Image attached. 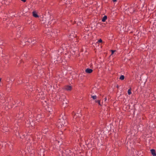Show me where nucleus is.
<instances>
[{
  "instance_id": "1",
  "label": "nucleus",
  "mask_w": 156,
  "mask_h": 156,
  "mask_svg": "<svg viewBox=\"0 0 156 156\" xmlns=\"http://www.w3.org/2000/svg\"><path fill=\"white\" fill-rule=\"evenodd\" d=\"M65 121L63 119H60L57 123V126L58 127H62L65 125Z\"/></svg>"
},
{
  "instance_id": "2",
  "label": "nucleus",
  "mask_w": 156,
  "mask_h": 156,
  "mask_svg": "<svg viewBox=\"0 0 156 156\" xmlns=\"http://www.w3.org/2000/svg\"><path fill=\"white\" fill-rule=\"evenodd\" d=\"M37 41L36 38H33L29 39L28 42L30 43H31L32 44H34Z\"/></svg>"
},
{
  "instance_id": "3",
  "label": "nucleus",
  "mask_w": 156,
  "mask_h": 156,
  "mask_svg": "<svg viewBox=\"0 0 156 156\" xmlns=\"http://www.w3.org/2000/svg\"><path fill=\"white\" fill-rule=\"evenodd\" d=\"M64 89L67 90H72V88L71 86H66L65 87Z\"/></svg>"
},
{
  "instance_id": "4",
  "label": "nucleus",
  "mask_w": 156,
  "mask_h": 156,
  "mask_svg": "<svg viewBox=\"0 0 156 156\" xmlns=\"http://www.w3.org/2000/svg\"><path fill=\"white\" fill-rule=\"evenodd\" d=\"M93 70L92 69H89L87 68L85 70V72L88 73H90L92 72Z\"/></svg>"
},
{
  "instance_id": "5",
  "label": "nucleus",
  "mask_w": 156,
  "mask_h": 156,
  "mask_svg": "<svg viewBox=\"0 0 156 156\" xmlns=\"http://www.w3.org/2000/svg\"><path fill=\"white\" fill-rule=\"evenodd\" d=\"M151 152L153 156H156V151L154 149H152L151 150Z\"/></svg>"
},
{
  "instance_id": "6",
  "label": "nucleus",
  "mask_w": 156,
  "mask_h": 156,
  "mask_svg": "<svg viewBox=\"0 0 156 156\" xmlns=\"http://www.w3.org/2000/svg\"><path fill=\"white\" fill-rule=\"evenodd\" d=\"M32 13H33V16L34 17H36V18H37V17H39V16L37 14V13L36 12L34 11Z\"/></svg>"
},
{
  "instance_id": "7",
  "label": "nucleus",
  "mask_w": 156,
  "mask_h": 156,
  "mask_svg": "<svg viewBox=\"0 0 156 156\" xmlns=\"http://www.w3.org/2000/svg\"><path fill=\"white\" fill-rule=\"evenodd\" d=\"M107 19V17L106 16H105L102 18V21L103 22H104Z\"/></svg>"
},
{
  "instance_id": "8",
  "label": "nucleus",
  "mask_w": 156,
  "mask_h": 156,
  "mask_svg": "<svg viewBox=\"0 0 156 156\" xmlns=\"http://www.w3.org/2000/svg\"><path fill=\"white\" fill-rule=\"evenodd\" d=\"M124 78H125L124 76L123 75H122L120 76V77H119V79L121 80H122L124 79Z\"/></svg>"
},
{
  "instance_id": "9",
  "label": "nucleus",
  "mask_w": 156,
  "mask_h": 156,
  "mask_svg": "<svg viewBox=\"0 0 156 156\" xmlns=\"http://www.w3.org/2000/svg\"><path fill=\"white\" fill-rule=\"evenodd\" d=\"M95 102L96 103H97L99 105H101L100 102L101 101L100 100H98L97 101H96Z\"/></svg>"
},
{
  "instance_id": "10",
  "label": "nucleus",
  "mask_w": 156,
  "mask_h": 156,
  "mask_svg": "<svg viewBox=\"0 0 156 156\" xmlns=\"http://www.w3.org/2000/svg\"><path fill=\"white\" fill-rule=\"evenodd\" d=\"M128 93L129 95H130L131 94V89L130 88L128 90Z\"/></svg>"
},
{
  "instance_id": "11",
  "label": "nucleus",
  "mask_w": 156,
  "mask_h": 156,
  "mask_svg": "<svg viewBox=\"0 0 156 156\" xmlns=\"http://www.w3.org/2000/svg\"><path fill=\"white\" fill-rule=\"evenodd\" d=\"M91 98H92L94 100L97 98V96L96 95H92Z\"/></svg>"
},
{
  "instance_id": "12",
  "label": "nucleus",
  "mask_w": 156,
  "mask_h": 156,
  "mask_svg": "<svg viewBox=\"0 0 156 156\" xmlns=\"http://www.w3.org/2000/svg\"><path fill=\"white\" fill-rule=\"evenodd\" d=\"M102 42V41L101 39H99L98 41V42L99 43H101Z\"/></svg>"
},
{
  "instance_id": "13",
  "label": "nucleus",
  "mask_w": 156,
  "mask_h": 156,
  "mask_svg": "<svg viewBox=\"0 0 156 156\" xmlns=\"http://www.w3.org/2000/svg\"><path fill=\"white\" fill-rule=\"evenodd\" d=\"M111 51H112V54H113L115 51H114V50H111Z\"/></svg>"
},
{
  "instance_id": "14",
  "label": "nucleus",
  "mask_w": 156,
  "mask_h": 156,
  "mask_svg": "<svg viewBox=\"0 0 156 156\" xmlns=\"http://www.w3.org/2000/svg\"><path fill=\"white\" fill-rule=\"evenodd\" d=\"M21 1H23L24 2H26V0H21Z\"/></svg>"
},
{
  "instance_id": "15",
  "label": "nucleus",
  "mask_w": 156,
  "mask_h": 156,
  "mask_svg": "<svg viewBox=\"0 0 156 156\" xmlns=\"http://www.w3.org/2000/svg\"><path fill=\"white\" fill-rule=\"evenodd\" d=\"M107 100V98L106 97H105V101H106V100Z\"/></svg>"
},
{
  "instance_id": "16",
  "label": "nucleus",
  "mask_w": 156,
  "mask_h": 156,
  "mask_svg": "<svg viewBox=\"0 0 156 156\" xmlns=\"http://www.w3.org/2000/svg\"><path fill=\"white\" fill-rule=\"evenodd\" d=\"M76 114H75V115H74V117H73V118H74L75 117V119L76 118Z\"/></svg>"
},
{
  "instance_id": "17",
  "label": "nucleus",
  "mask_w": 156,
  "mask_h": 156,
  "mask_svg": "<svg viewBox=\"0 0 156 156\" xmlns=\"http://www.w3.org/2000/svg\"><path fill=\"white\" fill-rule=\"evenodd\" d=\"M116 0H112V1L114 2H116Z\"/></svg>"
},
{
  "instance_id": "18",
  "label": "nucleus",
  "mask_w": 156,
  "mask_h": 156,
  "mask_svg": "<svg viewBox=\"0 0 156 156\" xmlns=\"http://www.w3.org/2000/svg\"><path fill=\"white\" fill-rule=\"evenodd\" d=\"M117 88H119V86H117Z\"/></svg>"
}]
</instances>
